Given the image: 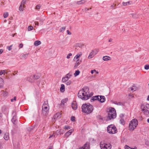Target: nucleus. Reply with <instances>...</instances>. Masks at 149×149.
I'll return each instance as SVG.
<instances>
[{
  "mask_svg": "<svg viewBox=\"0 0 149 149\" xmlns=\"http://www.w3.org/2000/svg\"><path fill=\"white\" fill-rule=\"evenodd\" d=\"M80 72L79 70H76L74 74V75L75 77H76L80 73Z\"/></svg>",
  "mask_w": 149,
  "mask_h": 149,
  "instance_id": "393cba45",
  "label": "nucleus"
},
{
  "mask_svg": "<svg viewBox=\"0 0 149 149\" xmlns=\"http://www.w3.org/2000/svg\"><path fill=\"white\" fill-rule=\"evenodd\" d=\"M66 75H67L68 76L71 77L72 75V74H70V73H69L68 74H67Z\"/></svg>",
  "mask_w": 149,
  "mask_h": 149,
  "instance_id": "4d7b16f0",
  "label": "nucleus"
},
{
  "mask_svg": "<svg viewBox=\"0 0 149 149\" xmlns=\"http://www.w3.org/2000/svg\"><path fill=\"white\" fill-rule=\"evenodd\" d=\"M13 46V45H11L10 46H7V49H8L9 51H10L12 49V47Z\"/></svg>",
  "mask_w": 149,
  "mask_h": 149,
  "instance_id": "79ce46f5",
  "label": "nucleus"
},
{
  "mask_svg": "<svg viewBox=\"0 0 149 149\" xmlns=\"http://www.w3.org/2000/svg\"><path fill=\"white\" fill-rule=\"evenodd\" d=\"M102 59L104 61H107L111 60L110 57L107 56H103Z\"/></svg>",
  "mask_w": 149,
  "mask_h": 149,
  "instance_id": "2eb2a0df",
  "label": "nucleus"
},
{
  "mask_svg": "<svg viewBox=\"0 0 149 149\" xmlns=\"http://www.w3.org/2000/svg\"><path fill=\"white\" fill-rule=\"evenodd\" d=\"M132 17L134 18H137L138 17V16L136 14H132Z\"/></svg>",
  "mask_w": 149,
  "mask_h": 149,
  "instance_id": "ea45409f",
  "label": "nucleus"
},
{
  "mask_svg": "<svg viewBox=\"0 0 149 149\" xmlns=\"http://www.w3.org/2000/svg\"><path fill=\"white\" fill-rule=\"evenodd\" d=\"M120 123L122 125H124L125 124V121L123 119H121L120 120Z\"/></svg>",
  "mask_w": 149,
  "mask_h": 149,
  "instance_id": "58836bf2",
  "label": "nucleus"
},
{
  "mask_svg": "<svg viewBox=\"0 0 149 149\" xmlns=\"http://www.w3.org/2000/svg\"><path fill=\"white\" fill-rule=\"evenodd\" d=\"M116 113L115 109L113 108H111L109 109L108 113V118L109 120L112 119H114L116 117Z\"/></svg>",
  "mask_w": 149,
  "mask_h": 149,
  "instance_id": "39448f33",
  "label": "nucleus"
},
{
  "mask_svg": "<svg viewBox=\"0 0 149 149\" xmlns=\"http://www.w3.org/2000/svg\"><path fill=\"white\" fill-rule=\"evenodd\" d=\"M71 120L73 122L75 121V117L74 116H72L71 118Z\"/></svg>",
  "mask_w": 149,
  "mask_h": 149,
  "instance_id": "a19ab883",
  "label": "nucleus"
},
{
  "mask_svg": "<svg viewBox=\"0 0 149 149\" xmlns=\"http://www.w3.org/2000/svg\"><path fill=\"white\" fill-rule=\"evenodd\" d=\"M41 42L40 41L37 40L34 43V45L36 46H38V45L40 44Z\"/></svg>",
  "mask_w": 149,
  "mask_h": 149,
  "instance_id": "412c9836",
  "label": "nucleus"
},
{
  "mask_svg": "<svg viewBox=\"0 0 149 149\" xmlns=\"http://www.w3.org/2000/svg\"><path fill=\"white\" fill-rule=\"evenodd\" d=\"M142 111L144 114L146 115H148L149 113V111L147 109H145L144 108L142 109Z\"/></svg>",
  "mask_w": 149,
  "mask_h": 149,
  "instance_id": "f3484780",
  "label": "nucleus"
},
{
  "mask_svg": "<svg viewBox=\"0 0 149 149\" xmlns=\"http://www.w3.org/2000/svg\"><path fill=\"white\" fill-rule=\"evenodd\" d=\"M71 82H72L71 80H68L66 82L65 84L67 85H68L71 84Z\"/></svg>",
  "mask_w": 149,
  "mask_h": 149,
  "instance_id": "f704fd0d",
  "label": "nucleus"
},
{
  "mask_svg": "<svg viewBox=\"0 0 149 149\" xmlns=\"http://www.w3.org/2000/svg\"><path fill=\"white\" fill-rule=\"evenodd\" d=\"M98 51V50L96 49L92 50V52L90 53L88 57V58L90 59L92 58L97 53Z\"/></svg>",
  "mask_w": 149,
  "mask_h": 149,
  "instance_id": "1a4fd4ad",
  "label": "nucleus"
},
{
  "mask_svg": "<svg viewBox=\"0 0 149 149\" xmlns=\"http://www.w3.org/2000/svg\"><path fill=\"white\" fill-rule=\"evenodd\" d=\"M40 76L39 75H38L36 74L34 75L33 77V78L34 80H37L39 78Z\"/></svg>",
  "mask_w": 149,
  "mask_h": 149,
  "instance_id": "4be33fe9",
  "label": "nucleus"
},
{
  "mask_svg": "<svg viewBox=\"0 0 149 149\" xmlns=\"http://www.w3.org/2000/svg\"><path fill=\"white\" fill-rule=\"evenodd\" d=\"M3 88V85H0V88Z\"/></svg>",
  "mask_w": 149,
  "mask_h": 149,
  "instance_id": "338daca9",
  "label": "nucleus"
},
{
  "mask_svg": "<svg viewBox=\"0 0 149 149\" xmlns=\"http://www.w3.org/2000/svg\"><path fill=\"white\" fill-rule=\"evenodd\" d=\"M26 1L25 0H23L22 1L20 5L23 6V7H25V6H24V5L26 3Z\"/></svg>",
  "mask_w": 149,
  "mask_h": 149,
  "instance_id": "a878e982",
  "label": "nucleus"
},
{
  "mask_svg": "<svg viewBox=\"0 0 149 149\" xmlns=\"http://www.w3.org/2000/svg\"><path fill=\"white\" fill-rule=\"evenodd\" d=\"M68 78H67L65 77H63L62 79V81L63 82H65L68 81V80L67 79Z\"/></svg>",
  "mask_w": 149,
  "mask_h": 149,
  "instance_id": "cd10ccee",
  "label": "nucleus"
},
{
  "mask_svg": "<svg viewBox=\"0 0 149 149\" xmlns=\"http://www.w3.org/2000/svg\"><path fill=\"white\" fill-rule=\"evenodd\" d=\"M3 74H4L5 73H6V74H7V70H2Z\"/></svg>",
  "mask_w": 149,
  "mask_h": 149,
  "instance_id": "c03bdc74",
  "label": "nucleus"
},
{
  "mask_svg": "<svg viewBox=\"0 0 149 149\" xmlns=\"http://www.w3.org/2000/svg\"><path fill=\"white\" fill-rule=\"evenodd\" d=\"M55 136V135H54V134H53L50 136L49 137V138H51L52 137L54 138Z\"/></svg>",
  "mask_w": 149,
  "mask_h": 149,
  "instance_id": "8fccbe9b",
  "label": "nucleus"
},
{
  "mask_svg": "<svg viewBox=\"0 0 149 149\" xmlns=\"http://www.w3.org/2000/svg\"><path fill=\"white\" fill-rule=\"evenodd\" d=\"M128 96L131 97L132 98H133L134 97V95L132 94H128Z\"/></svg>",
  "mask_w": 149,
  "mask_h": 149,
  "instance_id": "09e8293b",
  "label": "nucleus"
},
{
  "mask_svg": "<svg viewBox=\"0 0 149 149\" xmlns=\"http://www.w3.org/2000/svg\"><path fill=\"white\" fill-rule=\"evenodd\" d=\"M130 2H131V1H128L127 2H123V5L124 6H126L127 5H130L131 4V3H130Z\"/></svg>",
  "mask_w": 149,
  "mask_h": 149,
  "instance_id": "5701e85b",
  "label": "nucleus"
},
{
  "mask_svg": "<svg viewBox=\"0 0 149 149\" xmlns=\"http://www.w3.org/2000/svg\"><path fill=\"white\" fill-rule=\"evenodd\" d=\"M100 145L101 149H111V145L109 143H106L103 142H101Z\"/></svg>",
  "mask_w": 149,
  "mask_h": 149,
  "instance_id": "6e6552de",
  "label": "nucleus"
},
{
  "mask_svg": "<svg viewBox=\"0 0 149 149\" xmlns=\"http://www.w3.org/2000/svg\"><path fill=\"white\" fill-rule=\"evenodd\" d=\"M16 100V98L15 97L13 99H11V101L12 102H13L14 100L15 101Z\"/></svg>",
  "mask_w": 149,
  "mask_h": 149,
  "instance_id": "3c124183",
  "label": "nucleus"
},
{
  "mask_svg": "<svg viewBox=\"0 0 149 149\" xmlns=\"http://www.w3.org/2000/svg\"><path fill=\"white\" fill-rule=\"evenodd\" d=\"M72 55V54L71 53H69L68 56H67V58L68 59H69L70 58V56H71Z\"/></svg>",
  "mask_w": 149,
  "mask_h": 149,
  "instance_id": "a18cd8bd",
  "label": "nucleus"
},
{
  "mask_svg": "<svg viewBox=\"0 0 149 149\" xmlns=\"http://www.w3.org/2000/svg\"><path fill=\"white\" fill-rule=\"evenodd\" d=\"M3 52L2 49H0V54H1Z\"/></svg>",
  "mask_w": 149,
  "mask_h": 149,
  "instance_id": "e2e57ef3",
  "label": "nucleus"
},
{
  "mask_svg": "<svg viewBox=\"0 0 149 149\" xmlns=\"http://www.w3.org/2000/svg\"><path fill=\"white\" fill-rule=\"evenodd\" d=\"M116 6V4H113V5H111V8H114Z\"/></svg>",
  "mask_w": 149,
  "mask_h": 149,
  "instance_id": "603ef678",
  "label": "nucleus"
},
{
  "mask_svg": "<svg viewBox=\"0 0 149 149\" xmlns=\"http://www.w3.org/2000/svg\"><path fill=\"white\" fill-rule=\"evenodd\" d=\"M96 100H98L101 103H103L105 101V98L104 96L102 95H96L93 97L91 100L92 102Z\"/></svg>",
  "mask_w": 149,
  "mask_h": 149,
  "instance_id": "20e7f679",
  "label": "nucleus"
},
{
  "mask_svg": "<svg viewBox=\"0 0 149 149\" xmlns=\"http://www.w3.org/2000/svg\"><path fill=\"white\" fill-rule=\"evenodd\" d=\"M65 77H66L67 78H68L67 79H68V80H69V78H70V77H71L68 76L67 75H66Z\"/></svg>",
  "mask_w": 149,
  "mask_h": 149,
  "instance_id": "bf43d9fd",
  "label": "nucleus"
},
{
  "mask_svg": "<svg viewBox=\"0 0 149 149\" xmlns=\"http://www.w3.org/2000/svg\"><path fill=\"white\" fill-rule=\"evenodd\" d=\"M65 90V86L64 84H62L61 85V87L60 88V91L62 92H63Z\"/></svg>",
  "mask_w": 149,
  "mask_h": 149,
  "instance_id": "a211bd4d",
  "label": "nucleus"
},
{
  "mask_svg": "<svg viewBox=\"0 0 149 149\" xmlns=\"http://www.w3.org/2000/svg\"><path fill=\"white\" fill-rule=\"evenodd\" d=\"M67 31L68 34L70 35L71 34V33L68 30H67Z\"/></svg>",
  "mask_w": 149,
  "mask_h": 149,
  "instance_id": "6e6d98bb",
  "label": "nucleus"
},
{
  "mask_svg": "<svg viewBox=\"0 0 149 149\" xmlns=\"http://www.w3.org/2000/svg\"><path fill=\"white\" fill-rule=\"evenodd\" d=\"M86 1L85 0H81L80 1H77V3L78 4H80L81 3H84Z\"/></svg>",
  "mask_w": 149,
  "mask_h": 149,
  "instance_id": "b1692460",
  "label": "nucleus"
},
{
  "mask_svg": "<svg viewBox=\"0 0 149 149\" xmlns=\"http://www.w3.org/2000/svg\"><path fill=\"white\" fill-rule=\"evenodd\" d=\"M56 115L57 116V117H59V116L60 115V113H57L56 116Z\"/></svg>",
  "mask_w": 149,
  "mask_h": 149,
  "instance_id": "052dcab7",
  "label": "nucleus"
},
{
  "mask_svg": "<svg viewBox=\"0 0 149 149\" xmlns=\"http://www.w3.org/2000/svg\"><path fill=\"white\" fill-rule=\"evenodd\" d=\"M35 25H37L38 26L39 25V23L37 22H35Z\"/></svg>",
  "mask_w": 149,
  "mask_h": 149,
  "instance_id": "13d9d810",
  "label": "nucleus"
},
{
  "mask_svg": "<svg viewBox=\"0 0 149 149\" xmlns=\"http://www.w3.org/2000/svg\"><path fill=\"white\" fill-rule=\"evenodd\" d=\"M124 148L125 149H130L131 148L130 147L127 145L125 146Z\"/></svg>",
  "mask_w": 149,
  "mask_h": 149,
  "instance_id": "49530a36",
  "label": "nucleus"
},
{
  "mask_svg": "<svg viewBox=\"0 0 149 149\" xmlns=\"http://www.w3.org/2000/svg\"><path fill=\"white\" fill-rule=\"evenodd\" d=\"M72 132V131L71 130H70L67 132L65 134V136L67 137H68L69 135H71Z\"/></svg>",
  "mask_w": 149,
  "mask_h": 149,
  "instance_id": "4468645a",
  "label": "nucleus"
},
{
  "mask_svg": "<svg viewBox=\"0 0 149 149\" xmlns=\"http://www.w3.org/2000/svg\"><path fill=\"white\" fill-rule=\"evenodd\" d=\"M3 73L2 71V70H0V76L2 74H3Z\"/></svg>",
  "mask_w": 149,
  "mask_h": 149,
  "instance_id": "680f3d73",
  "label": "nucleus"
},
{
  "mask_svg": "<svg viewBox=\"0 0 149 149\" xmlns=\"http://www.w3.org/2000/svg\"><path fill=\"white\" fill-rule=\"evenodd\" d=\"M28 54H26L23 55L22 56V58H26Z\"/></svg>",
  "mask_w": 149,
  "mask_h": 149,
  "instance_id": "72a5a7b5",
  "label": "nucleus"
},
{
  "mask_svg": "<svg viewBox=\"0 0 149 149\" xmlns=\"http://www.w3.org/2000/svg\"><path fill=\"white\" fill-rule=\"evenodd\" d=\"M23 45L22 44H20L19 45V48H22L23 47Z\"/></svg>",
  "mask_w": 149,
  "mask_h": 149,
  "instance_id": "864d4df0",
  "label": "nucleus"
},
{
  "mask_svg": "<svg viewBox=\"0 0 149 149\" xmlns=\"http://www.w3.org/2000/svg\"><path fill=\"white\" fill-rule=\"evenodd\" d=\"M64 129L69 130L70 129V126L68 125H65L64 126Z\"/></svg>",
  "mask_w": 149,
  "mask_h": 149,
  "instance_id": "4c0bfd02",
  "label": "nucleus"
},
{
  "mask_svg": "<svg viewBox=\"0 0 149 149\" xmlns=\"http://www.w3.org/2000/svg\"><path fill=\"white\" fill-rule=\"evenodd\" d=\"M65 27H63L60 29V32H63L65 31Z\"/></svg>",
  "mask_w": 149,
  "mask_h": 149,
  "instance_id": "c9c22d12",
  "label": "nucleus"
},
{
  "mask_svg": "<svg viewBox=\"0 0 149 149\" xmlns=\"http://www.w3.org/2000/svg\"><path fill=\"white\" fill-rule=\"evenodd\" d=\"M81 109L83 112L89 114L91 113L93 110V106L90 104H84L82 106Z\"/></svg>",
  "mask_w": 149,
  "mask_h": 149,
  "instance_id": "f03ea898",
  "label": "nucleus"
},
{
  "mask_svg": "<svg viewBox=\"0 0 149 149\" xmlns=\"http://www.w3.org/2000/svg\"><path fill=\"white\" fill-rule=\"evenodd\" d=\"M7 89V88L5 89V91H4L3 90H2L1 91V92H2V95L4 97L8 95L7 92L6 91V90Z\"/></svg>",
  "mask_w": 149,
  "mask_h": 149,
  "instance_id": "aec40b11",
  "label": "nucleus"
},
{
  "mask_svg": "<svg viewBox=\"0 0 149 149\" xmlns=\"http://www.w3.org/2000/svg\"><path fill=\"white\" fill-rule=\"evenodd\" d=\"M130 149H137V148L136 147H134V148H131Z\"/></svg>",
  "mask_w": 149,
  "mask_h": 149,
  "instance_id": "69168bd1",
  "label": "nucleus"
},
{
  "mask_svg": "<svg viewBox=\"0 0 149 149\" xmlns=\"http://www.w3.org/2000/svg\"><path fill=\"white\" fill-rule=\"evenodd\" d=\"M41 7V6L40 5H38L36 6V9L37 10L39 9Z\"/></svg>",
  "mask_w": 149,
  "mask_h": 149,
  "instance_id": "37998d69",
  "label": "nucleus"
},
{
  "mask_svg": "<svg viewBox=\"0 0 149 149\" xmlns=\"http://www.w3.org/2000/svg\"><path fill=\"white\" fill-rule=\"evenodd\" d=\"M144 68L145 69L148 70L149 69V65H146L144 66Z\"/></svg>",
  "mask_w": 149,
  "mask_h": 149,
  "instance_id": "e433bc0d",
  "label": "nucleus"
},
{
  "mask_svg": "<svg viewBox=\"0 0 149 149\" xmlns=\"http://www.w3.org/2000/svg\"><path fill=\"white\" fill-rule=\"evenodd\" d=\"M33 126H31V127H27V129L28 131L30 132L32 130H33Z\"/></svg>",
  "mask_w": 149,
  "mask_h": 149,
  "instance_id": "bb28decb",
  "label": "nucleus"
},
{
  "mask_svg": "<svg viewBox=\"0 0 149 149\" xmlns=\"http://www.w3.org/2000/svg\"><path fill=\"white\" fill-rule=\"evenodd\" d=\"M81 61L80 60H77L74 66V68H76L81 63Z\"/></svg>",
  "mask_w": 149,
  "mask_h": 149,
  "instance_id": "ddd939ff",
  "label": "nucleus"
},
{
  "mask_svg": "<svg viewBox=\"0 0 149 149\" xmlns=\"http://www.w3.org/2000/svg\"><path fill=\"white\" fill-rule=\"evenodd\" d=\"M49 106L48 101H45L42 106V111L43 114L45 116H46L49 112Z\"/></svg>",
  "mask_w": 149,
  "mask_h": 149,
  "instance_id": "7ed1b4c3",
  "label": "nucleus"
},
{
  "mask_svg": "<svg viewBox=\"0 0 149 149\" xmlns=\"http://www.w3.org/2000/svg\"><path fill=\"white\" fill-rule=\"evenodd\" d=\"M8 13L7 12H5L3 14V16L4 18H6L7 17H8Z\"/></svg>",
  "mask_w": 149,
  "mask_h": 149,
  "instance_id": "c85d7f7f",
  "label": "nucleus"
},
{
  "mask_svg": "<svg viewBox=\"0 0 149 149\" xmlns=\"http://www.w3.org/2000/svg\"><path fill=\"white\" fill-rule=\"evenodd\" d=\"M112 39H110L109 40V42H111L112 41Z\"/></svg>",
  "mask_w": 149,
  "mask_h": 149,
  "instance_id": "0e129e2a",
  "label": "nucleus"
},
{
  "mask_svg": "<svg viewBox=\"0 0 149 149\" xmlns=\"http://www.w3.org/2000/svg\"><path fill=\"white\" fill-rule=\"evenodd\" d=\"M114 103L117 105L120 106H123L124 104V103L123 102H117L116 101L114 102Z\"/></svg>",
  "mask_w": 149,
  "mask_h": 149,
  "instance_id": "6ab92c4d",
  "label": "nucleus"
},
{
  "mask_svg": "<svg viewBox=\"0 0 149 149\" xmlns=\"http://www.w3.org/2000/svg\"><path fill=\"white\" fill-rule=\"evenodd\" d=\"M82 54V53L80 52L79 54H78L76 55L74 58V60L76 61L77 60H79L78 58L81 56Z\"/></svg>",
  "mask_w": 149,
  "mask_h": 149,
  "instance_id": "f8f14e48",
  "label": "nucleus"
},
{
  "mask_svg": "<svg viewBox=\"0 0 149 149\" xmlns=\"http://www.w3.org/2000/svg\"><path fill=\"white\" fill-rule=\"evenodd\" d=\"M12 114L14 115V116L11 119V121L14 124H16L17 123V119L15 111H13L12 112Z\"/></svg>",
  "mask_w": 149,
  "mask_h": 149,
  "instance_id": "9d476101",
  "label": "nucleus"
},
{
  "mask_svg": "<svg viewBox=\"0 0 149 149\" xmlns=\"http://www.w3.org/2000/svg\"><path fill=\"white\" fill-rule=\"evenodd\" d=\"M107 131L109 133L111 134H113L117 132L116 128L113 125H109L107 127Z\"/></svg>",
  "mask_w": 149,
  "mask_h": 149,
  "instance_id": "0eeeda50",
  "label": "nucleus"
},
{
  "mask_svg": "<svg viewBox=\"0 0 149 149\" xmlns=\"http://www.w3.org/2000/svg\"><path fill=\"white\" fill-rule=\"evenodd\" d=\"M67 101V100L66 99L62 100L61 102V104L64 105L65 103Z\"/></svg>",
  "mask_w": 149,
  "mask_h": 149,
  "instance_id": "c756f323",
  "label": "nucleus"
},
{
  "mask_svg": "<svg viewBox=\"0 0 149 149\" xmlns=\"http://www.w3.org/2000/svg\"><path fill=\"white\" fill-rule=\"evenodd\" d=\"M33 29V26H29L28 27V31H30L32 30Z\"/></svg>",
  "mask_w": 149,
  "mask_h": 149,
  "instance_id": "7c9ffc66",
  "label": "nucleus"
},
{
  "mask_svg": "<svg viewBox=\"0 0 149 149\" xmlns=\"http://www.w3.org/2000/svg\"><path fill=\"white\" fill-rule=\"evenodd\" d=\"M72 107L74 110H76L77 108V103L76 101H73L72 104Z\"/></svg>",
  "mask_w": 149,
  "mask_h": 149,
  "instance_id": "9b49d317",
  "label": "nucleus"
},
{
  "mask_svg": "<svg viewBox=\"0 0 149 149\" xmlns=\"http://www.w3.org/2000/svg\"><path fill=\"white\" fill-rule=\"evenodd\" d=\"M92 95H90L89 94V88L87 87H84L80 90L78 94V96L83 100L88 99L91 97Z\"/></svg>",
  "mask_w": 149,
  "mask_h": 149,
  "instance_id": "f257e3e1",
  "label": "nucleus"
},
{
  "mask_svg": "<svg viewBox=\"0 0 149 149\" xmlns=\"http://www.w3.org/2000/svg\"><path fill=\"white\" fill-rule=\"evenodd\" d=\"M4 82V81L3 79H2L1 77H0V85L1 84H3Z\"/></svg>",
  "mask_w": 149,
  "mask_h": 149,
  "instance_id": "473e14b6",
  "label": "nucleus"
},
{
  "mask_svg": "<svg viewBox=\"0 0 149 149\" xmlns=\"http://www.w3.org/2000/svg\"><path fill=\"white\" fill-rule=\"evenodd\" d=\"M138 124V121L136 119H132L129 124V129L130 130L132 131L137 127Z\"/></svg>",
  "mask_w": 149,
  "mask_h": 149,
  "instance_id": "423d86ee",
  "label": "nucleus"
},
{
  "mask_svg": "<svg viewBox=\"0 0 149 149\" xmlns=\"http://www.w3.org/2000/svg\"><path fill=\"white\" fill-rule=\"evenodd\" d=\"M23 6H22L21 5H20L19 7V10L20 11H23L24 10Z\"/></svg>",
  "mask_w": 149,
  "mask_h": 149,
  "instance_id": "2f4dec72",
  "label": "nucleus"
},
{
  "mask_svg": "<svg viewBox=\"0 0 149 149\" xmlns=\"http://www.w3.org/2000/svg\"><path fill=\"white\" fill-rule=\"evenodd\" d=\"M93 70H91V73L92 74L93 73Z\"/></svg>",
  "mask_w": 149,
  "mask_h": 149,
  "instance_id": "774afa93",
  "label": "nucleus"
},
{
  "mask_svg": "<svg viewBox=\"0 0 149 149\" xmlns=\"http://www.w3.org/2000/svg\"><path fill=\"white\" fill-rule=\"evenodd\" d=\"M129 89H130L131 91H134L136 90V89H135V88H133V87L129 88Z\"/></svg>",
  "mask_w": 149,
  "mask_h": 149,
  "instance_id": "de8ad7c7",
  "label": "nucleus"
},
{
  "mask_svg": "<svg viewBox=\"0 0 149 149\" xmlns=\"http://www.w3.org/2000/svg\"><path fill=\"white\" fill-rule=\"evenodd\" d=\"M146 107L147 109H149V104H147L146 105Z\"/></svg>",
  "mask_w": 149,
  "mask_h": 149,
  "instance_id": "5fc2aeb1",
  "label": "nucleus"
},
{
  "mask_svg": "<svg viewBox=\"0 0 149 149\" xmlns=\"http://www.w3.org/2000/svg\"><path fill=\"white\" fill-rule=\"evenodd\" d=\"M4 138L6 140H8L9 138V134L8 133H6L4 134Z\"/></svg>",
  "mask_w": 149,
  "mask_h": 149,
  "instance_id": "dca6fc26",
  "label": "nucleus"
}]
</instances>
